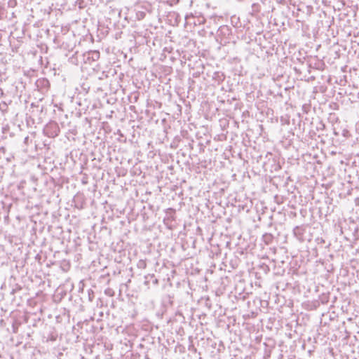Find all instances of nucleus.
Instances as JSON below:
<instances>
[{
	"instance_id": "obj_1",
	"label": "nucleus",
	"mask_w": 359,
	"mask_h": 359,
	"mask_svg": "<svg viewBox=\"0 0 359 359\" xmlns=\"http://www.w3.org/2000/svg\"><path fill=\"white\" fill-rule=\"evenodd\" d=\"M60 132V130L58 124L55 121H50L43 128L44 135L50 138H54L58 136Z\"/></svg>"
},
{
	"instance_id": "obj_2",
	"label": "nucleus",
	"mask_w": 359,
	"mask_h": 359,
	"mask_svg": "<svg viewBox=\"0 0 359 359\" xmlns=\"http://www.w3.org/2000/svg\"><path fill=\"white\" fill-rule=\"evenodd\" d=\"M85 62L91 60L97 61L100 58V52L97 50H90L83 55Z\"/></svg>"
},
{
	"instance_id": "obj_3",
	"label": "nucleus",
	"mask_w": 359,
	"mask_h": 359,
	"mask_svg": "<svg viewBox=\"0 0 359 359\" xmlns=\"http://www.w3.org/2000/svg\"><path fill=\"white\" fill-rule=\"evenodd\" d=\"M305 233V228L302 226H297L294 228L293 233L294 236L299 241H304V234Z\"/></svg>"
},
{
	"instance_id": "obj_4",
	"label": "nucleus",
	"mask_w": 359,
	"mask_h": 359,
	"mask_svg": "<svg viewBox=\"0 0 359 359\" xmlns=\"http://www.w3.org/2000/svg\"><path fill=\"white\" fill-rule=\"evenodd\" d=\"M151 283H152L154 285H156L158 283V280L154 274H147L144 276V284L149 287Z\"/></svg>"
},
{
	"instance_id": "obj_5",
	"label": "nucleus",
	"mask_w": 359,
	"mask_h": 359,
	"mask_svg": "<svg viewBox=\"0 0 359 359\" xmlns=\"http://www.w3.org/2000/svg\"><path fill=\"white\" fill-rule=\"evenodd\" d=\"M49 85H50V83H49L48 80H47L46 79H39L36 81L37 87L43 86L46 88H48Z\"/></svg>"
},
{
	"instance_id": "obj_6",
	"label": "nucleus",
	"mask_w": 359,
	"mask_h": 359,
	"mask_svg": "<svg viewBox=\"0 0 359 359\" xmlns=\"http://www.w3.org/2000/svg\"><path fill=\"white\" fill-rule=\"evenodd\" d=\"M273 240V236L271 233H265L263 236V241L266 244H269Z\"/></svg>"
},
{
	"instance_id": "obj_7",
	"label": "nucleus",
	"mask_w": 359,
	"mask_h": 359,
	"mask_svg": "<svg viewBox=\"0 0 359 359\" xmlns=\"http://www.w3.org/2000/svg\"><path fill=\"white\" fill-rule=\"evenodd\" d=\"M213 79L219 81H222L224 79V76L220 72H215Z\"/></svg>"
},
{
	"instance_id": "obj_8",
	"label": "nucleus",
	"mask_w": 359,
	"mask_h": 359,
	"mask_svg": "<svg viewBox=\"0 0 359 359\" xmlns=\"http://www.w3.org/2000/svg\"><path fill=\"white\" fill-rule=\"evenodd\" d=\"M137 266L139 269H144L147 267V263L144 260L140 259L138 261V262L137 264Z\"/></svg>"
},
{
	"instance_id": "obj_9",
	"label": "nucleus",
	"mask_w": 359,
	"mask_h": 359,
	"mask_svg": "<svg viewBox=\"0 0 359 359\" xmlns=\"http://www.w3.org/2000/svg\"><path fill=\"white\" fill-rule=\"evenodd\" d=\"M218 32L220 34H226V33L229 34V27L227 26H223V27H220L219 28Z\"/></svg>"
},
{
	"instance_id": "obj_10",
	"label": "nucleus",
	"mask_w": 359,
	"mask_h": 359,
	"mask_svg": "<svg viewBox=\"0 0 359 359\" xmlns=\"http://www.w3.org/2000/svg\"><path fill=\"white\" fill-rule=\"evenodd\" d=\"M324 128H325V124L322 121H320L319 123V126L317 127V129L318 130H323Z\"/></svg>"
},
{
	"instance_id": "obj_11",
	"label": "nucleus",
	"mask_w": 359,
	"mask_h": 359,
	"mask_svg": "<svg viewBox=\"0 0 359 359\" xmlns=\"http://www.w3.org/2000/svg\"><path fill=\"white\" fill-rule=\"evenodd\" d=\"M91 293H92V294H90V291L88 292L89 300H90V301H92V300H93V297H94V296H93V291H91Z\"/></svg>"
},
{
	"instance_id": "obj_12",
	"label": "nucleus",
	"mask_w": 359,
	"mask_h": 359,
	"mask_svg": "<svg viewBox=\"0 0 359 359\" xmlns=\"http://www.w3.org/2000/svg\"><path fill=\"white\" fill-rule=\"evenodd\" d=\"M28 140H29V137H28V136H27V137L25 138V140H24L25 143H26V144H27V142Z\"/></svg>"
}]
</instances>
